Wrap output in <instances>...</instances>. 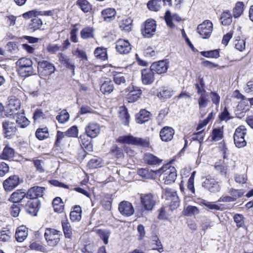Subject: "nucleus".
Segmentation results:
<instances>
[{
    "instance_id": "obj_1",
    "label": "nucleus",
    "mask_w": 253,
    "mask_h": 253,
    "mask_svg": "<svg viewBox=\"0 0 253 253\" xmlns=\"http://www.w3.org/2000/svg\"><path fill=\"white\" fill-rule=\"evenodd\" d=\"M157 175L163 176V180L166 184H171L174 182L177 176L176 171L173 167L167 164L154 171Z\"/></svg>"
},
{
    "instance_id": "obj_2",
    "label": "nucleus",
    "mask_w": 253,
    "mask_h": 253,
    "mask_svg": "<svg viewBox=\"0 0 253 253\" xmlns=\"http://www.w3.org/2000/svg\"><path fill=\"white\" fill-rule=\"evenodd\" d=\"M117 141L121 143L138 145L143 147H147L149 145V142L147 140L141 138L135 137L131 135L120 136L118 138Z\"/></svg>"
},
{
    "instance_id": "obj_3",
    "label": "nucleus",
    "mask_w": 253,
    "mask_h": 253,
    "mask_svg": "<svg viewBox=\"0 0 253 253\" xmlns=\"http://www.w3.org/2000/svg\"><path fill=\"white\" fill-rule=\"evenodd\" d=\"M61 235L60 231L51 228L46 229L44 233V237L48 245L52 247L58 244Z\"/></svg>"
},
{
    "instance_id": "obj_4",
    "label": "nucleus",
    "mask_w": 253,
    "mask_h": 253,
    "mask_svg": "<svg viewBox=\"0 0 253 253\" xmlns=\"http://www.w3.org/2000/svg\"><path fill=\"white\" fill-rule=\"evenodd\" d=\"M156 21L153 19L147 20L142 25L141 33L144 38H150L155 33L156 29Z\"/></svg>"
},
{
    "instance_id": "obj_5",
    "label": "nucleus",
    "mask_w": 253,
    "mask_h": 253,
    "mask_svg": "<svg viewBox=\"0 0 253 253\" xmlns=\"http://www.w3.org/2000/svg\"><path fill=\"white\" fill-rule=\"evenodd\" d=\"M213 30V25L210 20H205L197 28V32L203 39H208Z\"/></svg>"
},
{
    "instance_id": "obj_6",
    "label": "nucleus",
    "mask_w": 253,
    "mask_h": 253,
    "mask_svg": "<svg viewBox=\"0 0 253 253\" xmlns=\"http://www.w3.org/2000/svg\"><path fill=\"white\" fill-rule=\"evenodd\" d=\"M164 196L169 202V208L171 210L176 209L179 206L180 200L176 192L171 189L166 188Z\"/></svg>"
},
{
    "instance_id": "obj_7",
    "label": "nucleus",
    "mask_w": 253,
    "mask_h": 253,
    "mask_svg": "<svg viewBox=\"0 0 253 253\" xmlns=\"http://www.w3.org/2000/svg\"><path fill=\"white\" fill-rule=\"evenodd\" d=\"M202 186L211 193H217L220 190L218 182L210 175L206 177L205 180L202 183Z\"/></svg>"
},
{
    "instance_id": "obj_8",
    "label": "nucleus",
    "mask_w": 253,
    "mask_h": 253,
    "mask_svg": "<svg viewBox=\"0 0 253 253\" xmlns=\"http://www.w3.org/2000/svg\"><path fill=\"white\" fill-rule=\"evenodd\" d=\"M55 68L53 64L46 61L38 62V72L43 77H46L54 72Z\"/></svg>"
},
{
    "instance_id": "obj_9",
    "label": "nucleus",
    "mask_w": 253,
    "mask_h": 253,
    "mask_svg": "<svg viewBox=\"0 0 253 253\" xmlns=\"http://www.w3.org/2000/svg\"><path fill=\"white\" fill-rule=\"evenodd\" d=\"M140 200L144 209L147 211L152 210L156 203L155 198L151 193L141 194Z\"/></svg>"
},
{
    "instance_id": "obj_10",
    "label": "nucleus",
    "mask_w": 253,
    "mask_h": 253,
    "mask_svg": "<svg viewBox=\"0 0 253 253\" xmlns=\"http://www.w3.org/2000/svg\"><path fill=\"white\" fill-rule=\"evenodd\" d=\"M20 183V179L18 175H13L10 176L3 182V186L6 192H11L16 188Z\"/></svg>"
},
{
    "instance_id": "obj_11",
    "label": "nucleus",
    "mask_w": 253,
    "mask_h": 253,
    "mask_svg": "<svg viewBox=\"0 0 253 253\" xmlns=\"http://www.w3.org/2000/svg\"><path fill=\"white\" fill-rule=\"evenodd\" d=\"M20 101L15 97L12 96L8 100V103L6 107L7 113L10 115L18 114L16 112L20 109Z\"/></svg>"
},
{
    "instance_id": "obj_12",
    "label": "nucleus",
    "mask_w": 253,
    "mask_h": 253,
    "mask_svg": "<svg viewBox=\"0 0 253 253\" xmlns=\"http://www.w3.org/2000/svg\"><path fill=\"white\" fill-rule=\"evenodd\" d=\"M128 93L127 95V99L129 102H134L140 98L142 94V90L137 86H131L127 88Z\"/></svg>"
},
{
    "instance_id": "obj_13",
    "label": "nucleus",
    "mask_w": 253,
    "mask_h": 253,
    "mask_svg": "<svg viewBox=\"0 0 253 253\" xmlns=\"http://www.w3.org/2000/svg\"><path fill=\"white\" fill-rule=\"evenodd\" d=\"M116 48L120 54H126L130 51L131 46L127 40L120 39L116 42Z\"/></svg>"
},
{
    "instance_id": "obj_14",
    "label": "nucleus",
    "mask_w": 253,
    "mask_h": 253,
    "mask_svg": "<svg viewBox=\"0 0 253 253\" xmlns=\"http://www.w3.org/2000/svg\"><path fill=\"white\" fill-rule=\"evenodd\" d=\"M118 209L120 213L124 216H130L134 211L132 204L127 201H123L119 205Z\"/></svg>"
},
{
    "instance_id": "obj_15",
    "label": "nucleus",
    "mask_w": 253,
    "mask_h": 253,
    "mask_svg": "<svg viewBox=\"0 0 253 253\" xmlns=\"http://www.w3.org/2000/svg\"><path fill=\"white\" fill-rule=\"evenodd\" d=\"M141 80L143 84L148 85L152 84L155 80L154 72L150 69H144L141 71Z\"/></svg>"
},
{
    "instance_id": "obj_16",
    "label": "nucleus",
    "mask_w": 253,
    "mask_h": 253,
    "mask_svg": "<svg viewBox=\"0 0 253 253\" xmlns=\"http://www.w3.org/2000/svg\"><path fill=\"white\" fill-rule=\"evenodd\" d=\"M45 188L41 186H34L30 188L27 192V198L35 199L43 196Z\"/></svg>"
},
{
    "instance_id": "obj_17",
    "label": "nucleus",
    "mask_w": 253,
    "mask_h": 253,
    "mask_svg": "<svg viewBox=\"0 0 253 253\" xmlns=\"http://www.w3.org/2000/svg\"><path fill=\"white\" fill-rule=\"evenodd\" d=\"M150 68L154 72L158 74L165 73L169 68L168 63L166 61L161 60L153 63Z\"/></svg>"
},
{
    "instance_id": "obj_18",
    "label": "nucleus",
    "mask_w": 253,
    "mask_h": 253,
    "mask_svg": "<svg viewBox=\"0 0 253 253\" xmlns=\"http://www.w3.org/2000/svg\"><path fill=\"white\" fill-rule=\"evenodd\" d=\"M85 133L90 138L96 137L100 133V126L97 123H90L85 127Z\"/></svg>"
},
{
    "instance_id": "obj_19",
    "label": "nucleus",
    "mask_w": 253,
    "mask_h": 253,
    "mask_svg": "<svg viewBox=\"0 0 253 253\" xmlns=\"http://www.w3.org/2000/svg\"><path fill=\"white\" fill-rule=\"evenodd\" d=\"M174 134V130L171 127L165 126L160 132V136L163 141H170Z\"/></svg>"
},
{
    "instance_id": "obj_20",
    "label": "nucleus",
    "mask_w": 253,
    "mask_h": 253,
    "mask_svg": "<svg viewBox=\"0 0 253 253\" xmlns=\"http://www.w3.org/2000/svg\"><path fill=\"white\" fill-rule=\"evenodd\" d=\"M39 205L40 202L38 200L29 201L25 206L26 210L29 214L36 216L39 210Z\"/></svg>"
},
{
    "instance_id": "obj_21",
    "label": "nucleus",
    "mask_w": 253,
    "mask_h": 253,
    "mask_svg": "<svg viewBox=\"0 0 253 253\" xmlns=\"http://www.w3.org/2000/svg\"><path fill=\"white\" fill-rule=\"evenodd\" d=\"M25 197L27 198V193L22 189H18L11 194L8 200L14 203H19Z\"/></svg>"
},
{
    "instance_id": "obj_22",
    "label": "nucleus",
    "mask_w": 253,
    "mask_h": 253,
    "mask_svg": "<svg viewBox=\"0 0 253 253\" xmlns=\"http://www.w3.org/2000/svg\"><path fill=\"white\" fill-rule=\"evenodd\" d=\"M51 11H39L37 10H31L22 14V16L25 19H28L33 18L39 15L42 16H50L52 15Z\"/></svg>"
},
{
    "instance_id": "obj_23",
    "label": "nucleus",
    "mask_w": 253,
    "mask_h": 253,
    "mask_svg": "<svg viewBox=\"0 0 253 253\" xmlns=\"http://www.w3.org/2000/svg\"><path fill=\"white\" fill-rule=\"evenodd\" d=\"M165 19L167 25L171 28L174 27V24H173L172 20L177 22H180L181 20V18L177 14H173L171 15L169 10H167L166 12Z\"/></svg>"
},
{
    "instance_id": "obj_24",
    "label": "nucleus",
    "mask_w": 253,
    "mask_h": 253,
    "mask_svg": "<svg viewBox=\"0 0 253 253\" xmlns=\"http://www.w3.org/2000/svg\"><path fill=\"white\" fill-rule=\"evenodd\" d=\"M27 236L28 230L25 226H22L17 228L15 233V238L18 242H23L25 240Z\"/></svg>"
},
{
    "instance_id": "obj_25",
    "label": "nucleus",
    "mask_w": 253,
    "mask_h": 253,
    "mask_svg": "<svg viewBox=\"0 0 253 253\" xmlns=\"http://www.w3.org/2000/svg\"><path fill=\"white\" fill-rule=\"evenodd\" d=\"M150 113L145 109H142L136 115V121L138 124H142L150 119Z\"/></svg>"
},
{
    "instance_id": "obj_26",
    "label": "nucleus",
    "mask_w": 253,
    "mask_h": 253,
    "mask_svg": "<svg viewBox=\"0 0 253 253\" xmlns=\"http://www.w3.org/2000/svg\"><path fill=\"white\" fill-rule=\"evenodd\" d=\"M61 223L65 237L71 239L73 235V229L70 223L68 222L67 219L62 220Z\"/></svg>"
},
{
    "instance_id": "obj_27",
    "label": "nucleus",
    "mask_w": 253,
    "mask_h": 253,
    "mask_svg": "<svg viewBox=\"0 0 253 253\" xmlns=\"http://www.w3.org/2000/svg\"><path fill=\"white\" fill-rule=\"evenodd\" d=\"M100 89L104 94L111 93L114 89V85L111 80L107 79L104 81L101 85Z\"/></svg>"
},
{
    "instance_id": "obj_28",
    "label": "nucleus",
    "mask_w": 253,
    "mask_h": 253,
    "mask_svg": "<svg viewBox=\"0 0 253 253\" xmlns=\"http://www.w3.org/2000/svg\"><path fill=\"white\" fill-rule=\"evenodd\" d=\"M70 219L73 221H79L82 217V209L80 206L76 205L70 212Z\"/></svg>"
},
{
    "instance_id": "obj_29",
    "label": "nucleus",
    "mask_w": 253,
    "mask_h": 253,
    "mask_svg": "<svg viewBox=\"0 0 253 253\" xmlns=\"http://www.w3.org/2000/svg\"><path fill=\"white\" fill-rule=\"evenodd\" d=\"M81 38L86 40L94 37V30L91 27H86L83 28L80 32Z\"/></svg>"
},
{
    "instance_id": "obj_30",
    "label": "nucleus",
    "mask_w": 253,
    "mask_h": 253,
    "mask_svg": "<svg viewBox=\"0 0 253 253\" xmlns=\"http://www.w3.org/2000/svg\"><path fill=\"white\" fill-rule=\"evenodd\" d=\"M245 5L242 1H238L232 10L233 16L235 18L240 17L243 13Z\"/></svg>"
},
{
    "instance_id": "obj_31",
    "label": "nucleus",
    "mask_w": 253,
    "mask_h": 253,
    "mask_svg": "<svg viewBox=\"0 0 253 253\" xmlns=\"http://www.w3.org/2000/svg\"><path fill=\"white\" fill-rule=\"evenodd\" d=\"M101 14L105 21H110L114 18L116 11L114 8H107L102 11Z\"/></svg>"
},
{
    "instance_id": "obj_32",
    "label": "nucleus",
    "mask_w": 253,
    "mask_h": 253,
    "mask_svg": "<svg viewBox=\"0 0 253 253\" xmlns=\"http://www.w3.org/2000/svg\"><path fill=\"white\" fill-rule=\"evenodd\" d=\"M2 127L7 136L10 135L11 133L14 132L16 130L14 123L9 121H5L2 123Z\"/></svg>"
},
{
    "instance_id": "obj_33",
    "label": "nucleus",
    "mask_w": 253,
    "mask_h": 253,
    "mask_svg": "<svg viewBox=\"0 0 253 253\" xmlns=\"http://www.w3.org/2000/svg\"><path fill=\"white\" fill-rule=\"evenodd\" d=\"M173 94V90L168 87H162L158 94L159 98L165 100L170 98Z\"/></svg>"
},
{
    "instance_id": "obj_34",
    "label": "nucleus",
    "mask_w": 253,
    "mask_h": 253,
    "mask_svg": "<svg viewBox=\"0 0 253 253\" xmlns=\"http://www.w3.org/2000/svg\"><path fill=\"white\" fill-rule=\"evenodd\" d=\"M220 20L223 25H229L232 22V16L229 10L222 12L221 15Z\"/></svg>"
},
{
    "instance_id": "obj_35",
    "label": "nucleus",
    "mask_w": 253,
    "mask_h": 253,
    "mask_svg": "<svg viewBox=\"0 0 253 253\" xmlns=\"http://www.w3.org/2000/svg\"><path fill=\"white\" fill-rule=\"evenodd\" d=\"M52 205L55 212L61 213L64 209V204L60 197H56L52 201Z\"/></svg>"
},
{
    "instance_id": "obj_36",
    "label": "nucleus",
    "mask_w": 253,
    "mask_h": 253,
    "mask_svg": "<svg viewBox=\"0 0 253 253\" xmlns=\"http://www.w3.org/2000/svg\"><path fill=\"white\" fill-rule=\"evenodd\" d=\"M144 160L149 165H157L162 162L161 160L150 153H147L145 155Z\"/></svg>"
},
{
    "instance_id": "obj_37",
    "label": "nucleus",
    "mask_w": 253,
    "mask_h": 253,
    "mask_svg": "<svg viewBox=\"0 0 253 253\" xmlns=\"http://www.w3.org/2000/svg\"><path fill=\"white\" fill-rule=\"evenodd\" d=\"M16 115V122L19 127L24 128L29 125L30 122L23 114H17Z\"/></svg>"
},
{
    "instance_id": "obj_38",
    "label": "nucleus",
    "mask_w": 253,
    "mask_h": 253,
    "mask_svg": "<svg viewBox=\"0 0 253 253\" xmlns=\"http://www.w3.org/2000/svg\"><path fill=\"white\" fill-rule=\"evenodd\" d=\"M18 73L21 77H26L32 75L34 70L33 66L18 68Z\"/></svg>"
},
{
    "instance_id": "obj_39",
    "label": "nucleus",
    "mask_w": 253,
    "mask_h": 253,
    "mask_svg": "<svg viewBox=\"0 0 253 253\" xmlns=\"http://www.w3.org/2000/svg\"><path fill=\"white\" fill-rule=\"evenodd\" d=\"M132 20L130 18H128L122 20L119 24L120 28L126 32H129L131 30V24Z\"/></svg>"
},
{
    "instance_id": "obj_40",
    "label": "nucleus",
    "mask_w": 253,
    "mask_h": 253,
    "mask_svg": "<svg viewBox=\"0 0 253 253\" xmlns=\"http://www.w3.org/2000/svg\"><path fill=\"white\" fill-rule=\"evenodd\" d=\"M14 156V149L8 146H6L3 150L2 153L1 155V158L4 160H8L12 158Z\"/></svg>"
},
{
    "instance_id": "obj_41",
    "label": "nucleus",
    "mask_w": 253,
    "mask_h": 253,
    "mask_svg": "<svg viewBox=\"0 0 253 253\" xmlns=\"http://www.w3.org/2000/svg\"><path fill=\"white\" fill-rule=\"evenodd\" d=\"M94 54L96 57L102 60H105L107 58L106 49L103 47H97L94 50Z\"/></svg>"
},
{
    "instance_id": "obj_42",
    "label": "nucleus",
    "mask_w": 253,
    "mask_h": 253,
    "mask_svg": "<svg viewBox=\"0 0 253 253\" xmlns=\"http://www.w3.org/2000/svg\"><path fill=\"white\" fill-rule=\"evenodd\" d=\"M247 134V129L244 126H240L238 127L234 132L233 138L234 140H237L239 137H245Z\"/></svg>"
},
{
    "instance_id": "obj_43",
    "label": "nucleus",
    "mask_w": 253,
    "mask_h": 253,
    "mask_svg": "<svg viewBox=\"0 0 253 253\" xmlns=\"http://www.w3.org/2000/svg\"><path fill=\"white\" fill-rule=\"evenodd\" d=\"M161 5V0H152L147 3V7L151 11H158L160 10Z\"/></svg>"
},
{
    "instance_id": "obj_44",
    "label": "nucleus",
    "mask_w": 253,
    "mask_h": 253,
    "mask_svg": "<svg viewBox=\"0 0 253 253\" xmlns=\"http://www.w3.org/2000/svg\"><path fill=\"white\" fill-rule=\"evenodd\" d=\"M223 136V130L222 128H215L212 130L211 139L214 141H218Z\"/></svg>"
},
{
    "instance_id": "obj_45",
    "label": "nucleus",
    "mask_w": 253,
    "mask_h": 253,
    "mask_svg": "<svg viewBox=\"0 0 253 253\" xmlns=\"http://www.w3.org/2000/svg\"><path fill=\"white\" fill-rule=\"evenodd\" d=\"M113 80L116 84L120 85L126 83V80L124 75L122 73L114 72L113 73Z\"/></svg>"
},
{
    "instance_id": "obj_46",
    "label": "nucleus",
    "mask_w": 253,
    "mask_h": 253,
    "mask_svg": "<svg viewBox=\"0 0 253 253\" xmlns=\"http://www.w3.org/2000/svg\"><path fill=\"white\" fill-rule=\"evenodd\" d=\"M36 136L39 140H43L48 137V131L47 127L39 128L36 132Z\"/></svg>"
},
{
    "instance_id": "obj_47",
    "label": "nucleus",
    "mask_w": 253,
    "mask_h": 253,
    "mask_svg": "<svg viewBox=\"0 0 253 253\" xmlns=\"http://www.w3.org/2000/svg\"><path fill=\"white\" fill-rule=\"evenodd\" d=\"M16 65L18 68L33 66L32 61L29 59L25 57L20 58L16 62Z\"/></svg>"
},
{
    "instance_id": "obj_48",
    "label": "nucleus",
    "mask_w": 253,
    "mask_h": 253,
    "mask_svg": "<svg viewBox=\"0 0 253 253\" xmlns=\"http://www.w3.org/2000/svg\"><path fill=\"white\" fill-rule=\"evenodd\" d=\"M96 233L98 235L100 238L102 239L105 244H108V238L110 235V232L108 230L97 229L96 230Z\"/></svg>"
},
{
    "instance_id": "obj_49",
    "label": "nucleus",
    "mask_w": 253,
    "mask_h": 253,
    "mask_svg": "<svg viewBox=\"0 0 253 253\" xmlns=\"http://www.w3.org/2000/svg\"><path fill=\"white\" fill-rule=\"evenodd\" d=\"M195 87L197 90V93L199 94L206 93L205 89V83L204 79L202 78H199L197 82L195 84Z\"/></svg>"
},
{
    "instance_id": "obj_50",
    "label": "nucleus",
    "mask_w": 253,
    "mask_h": 253,
    "mask_svg": "<svg viewBox=\"0 0 253 253\" xmlns=\"http://www.w3.org/2000/svg\"><path fill=\"white\" fill-rule=\"evenodd\" d=\"M200 96L198 99V104L200 108H205L207 106L209 101L208 97L209 95L207 93L200 94Z\"/></svg>"
},
{
    "instance_id": "obj_51",
    "label": "nucleus",
    "mask_w": 253,
    "mask_h": 253,
    "mask_svg": "<svg viewBox=\"0 0 253 253\" xmlns=\"http://www.w3.org/2000/svg\"><path fill=\"white\" fill-rule=\"evenodd\" d=\"M42 24V20L36 16L32 19L31 23L29 25V27L30 29L35 31L40 28Z\"/></svg>"
},
{
    "instance_id": "obj_52",
    "label": "nucleus",
    "mask_w": 253,
    "mask_h": 253,
    "mask_svg": "<svg viewBox=\"0 0 253 253\" xmlns=\"http://www.w3.org/2000/svg\"><path fill=\"white\" fill-rule=\"evenodd\" d=\"M78 4L84 12H87L91 10V5L86 0H78Z\"/></svg>"
},
{
    "instance_id": "obj_53",
    "label": "nucleus",
    "mask_w": 253,
    "mask_h": 253,
    "mask_svg": "<svg viewBox=\"0 0 253 253\" xmlns=\"http://www.w3.org/2000/svg\"><path fill=\"white\" fill-rule=\"evenodd\" d=\"M202 55L208 58H217L219 57V53L218 50H213L207 51H202Z\"/></svg>"
},
{
    "instance_id": "obj_54",
    "label": "nucleus",
    "mask_w": 253,
    "mask_h": 253,
    "mask_svg": "<svg viewBox=\"0 0 253 253\" xmlns=\"http://www.w3.org/2000/svg\"><path fill=\"white\" fill-rule=\"evenodd\" d=\"M70 115L66 111L64 110L62 111L59 115H57L56 117L57 120L59 123L63 124L69 119Z\"/></svg>"
},
{
    "instance_id": "obj_55",
    "label": "nucleus",
    "mask_w": 253,
    "mask_h": 253,
    "mask_svg": "<svg viewBox=\"0 0 253 253\" xmlns=\"http://www.w3.org/2000/svg\"><path fill=\"white\" fill-rule=\"evenodd\" d=\"M120 117L122 120H124V123L125 125L127 126L128 125L130 116L125 107L120 111Z\"/></svg>"
},
{
    "instance_id": "obj_56",
    "label": "nucleus",
    "mask_w": 253,
    "mask_h": 253,
    "mask_svg": "<svg viewBox=\"0 0 253 253\" xmlns=\"http://www.w3.org/2000/svg\"><path fill=\"white\" fill-rule=\"evenodd\" d=\"M78 129L77 126H74L65 131V135L67 137H76L78 136Z\"/></svg>"
},
{
    "instance_id": "obj_57",
    "label": "nucleus",
    "mask_w": 253,
    "mask_h": 253,
    "mask_svg": "<svg viewBox=\"0 0 253 253\" xmlns=\"http://www.w3.org/2000/svg\"><path fill=\"white\" fill-rule=\"evenodd\" d=\"M201 204L205 206L208 209L212 210H219L220 207L216 204H215L213 202H209L206 201L205 200H203Z\"/></svg>"
},
{
    "instance_id": "obj_58",
    "label": "nucleus",
    "mask_w": 253,
    "mask_h": 253,
    "mask_svg": "<svg viewBox=\"0 0 253 253\" xmlns=\"http://www.w3.org/2000/svg\"><path fill=\"white\" fill-rule=\"evenodd\" d=\"M233 219L236 223L237 227L238 228L242 227L244 224V217L243 215L240 214H236L233 217Z\"/></svg>"
},
{
    "instance_id": "obj_59",
    "label": "nucleus",
    "mask_w": 253,
    "mask_h": 253,
    "mask_svg": "<svg viewBox=\"0 0 253 253\" xmlns=\"http://www.w3.org/2000/svg\"><path fill=\"white\" fill-rule=\"evenodd\" d=\"M210 96L212 103L214 104L217 107H218L220 99V97L219 94L215 92L211 91L210 93Z\"/></svg>"
},
{
    "instance_id": "obj_60",
    "label": "nucleus",
    "mask_w": 253,
    "mask_h": 253,
    "mask_svg": "<svg viewBox=\"0 0 253 253\" xmlns=\"http://www.w3.org/2000/svg\"><path fill=\"white\" fill-rule=\"evenodd\" d=\"M236 42L235 43V48L240 51H243L245 49L246 42L243 39H236Z\"/></svg>"
},
{
    "instance_id": "obj_61",
    "label": "nucleus",
    "mask_w": 253,
    "mask_h": 253,
    "mask_svg": "<svg viewBox=\"0 0 253 253\" xmlns=\"http://www.w3.org/2000/svg\"><path fill=\"white\" fill-rule=\"evenodd\" d=\"M80 113L82 115H84L86 114H95L96 112L90 107L86 105H84L81 106Z\"/></svg>"
},
{
    "instance_id": "obj_62",
    "label": "nucleus",
    "mask_w": 253,
    "mask_h": 253,
    "mask_svg": "<svg viewBox=\"0 0 253 253\" xmlns=\"http://www.w3.org/2000/svg\"><path fill=\"white\" fill-rule=\"evenodd\" d=\"M100 160L97 158L91 159L88 163V166L90 169H96L101 166Z\"/></svg>"
},
{
    "instance_id": "obj_63",
    "label": "nucleus",
    "mask_w": 253,
    "mask_h": 253,
    "mask_svg": "<svg viewBox=\"0 0 253 253\" xmlns=\"http://www.w3.org/2000/svg\"><path fill=\"white\" fill-rule=\"evenodd\" d=\"M33 163L37 170L40 172H42L44 171V163L42 160L38 159L34 160L33 161Z\"/></svg>"
},
{
    "instance_id": "obj_64",
    "label": "nucleus",
    "mask_w": 253,
    "mask_h": 253,
    "mask_svg": "<svg viewBox=\"0 0 253 253\" xmlns=\"http://www.w3.org/2000/svg\"><path fill=\"white\" fill-rule=\"evenodd\" d=\"M20 209L19 205L12 204L10 208L11 214L13 217H17L20 213Z\"/></svg>"
}]
</instances>
